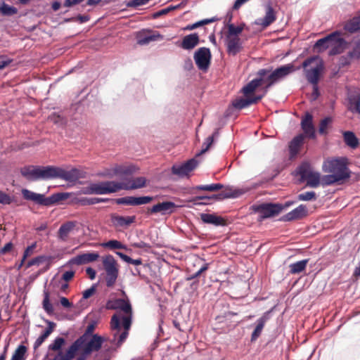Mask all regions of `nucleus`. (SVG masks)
Masks as SVG:
<instances>
[{"mask_svg":"<svg viewBox=\"0 0 360 360\" xmlns=\"http://www.w3.org/2000/svg\"><path fill=\"white\" fill-rule=\"evenodd\" d=\"M137 169L138 168L133 165H116L103 175L110 178L117 176L122 180V182L107 181L91 183L88 186L83 188L82 193L85 195H105L120 190H134L143 188L146 186L147 181L145 177L129 178Z\"/></svg>","mask_w":360,"mask_h":360,"instance_id":"nucleus-1","label":"nucleus"},{"mask_svg":"<svg viewBox=\"0 0 360 360\" xmlns=\"http://www.w3.org/2000/svg\"><path fill=\"white\" fill-rule=\"evenodd\" d=\"M322 169L328 174L321 178V185L328 186L334 184H341L350 177L351 172L347 167L346 158H335L325 160Z\"/></svg>","mask_w":360,"mask_h":360,"instance_id":"nucleus-2","label":"nucleus"},{"mask_svg":"<svg viewBox=\"0 0 360 360\" xmlns=\"http://www.w3.org/2000/svg\"><path fill=\"white\" fill-rule=\"evenodd\" d=\"M304 69L305 77L307 81L312 84V96L315 100L319 96L318 83L320 75L323 69V61L319 56H311L307 58L302 65Z\"/></svg>","mask_w":360,"mask_h":360,"instance_id":"nucleus-3","label":"nucleus"},{"mask_svg":"<svg viewBox=\"0 0 360 360\" xmlns=\"http://www.w3.org/2000/svg\"><path fill=\"white\" fill-rule=\"evenodd\" d=\"M21 193L25 200H30L39 205L46 207H49L58 202L65 200L70 196L68 193H56L49 197H46L44 194L37 193L27 188H22Z\"/></svg>","mask_w":360,"mask_h":360,"instance_id":"nucleus-4","label":"nucleus"},{"mask_svg":"<svg viewBox=\"0 0 360 360\" xmlns=\"http://www.w3.org/2000/svg\"><path fill=\"white\" fill-rule=\"evenodd\" d=\"M131 324V317L130 316L115 314L112 316L111 328L114 331V340H117L118 345H122L127 338Z\"/></svg>","mask_w":360,"mask_h":360,"instance_id":"nucleus-5","label":"nucleus"},{"mask_svg":"<svg viewBox=\"0 0 360 360\" xmlns=\"http://www.w3.org/2000/svg\"><path fill=\"white\" fill-rule=\"evenodd\" d=\"M20 173L30 181L52 179V166H26L21 168Z\"/></svg>","mask_w":360,"mask_h":360,"instance_id":"nucleus-6","label":"nucleus"},{"mask_svg":"<svg viewBox=\"0 0 360 360\" xmlns=\"http://www.w3.org/2000/svg\"><path fill=\"white\" fill-rule=\"evenodd\" d=\"M94 330V324L91 323L88 325L85 332L79 338H77L68 349L65 353L59 352L55 355L52 360H72L75 356L78 351V347L86 341V338H90L93 335L92 333Z\"/></svg>","mask_w":360,"mask_h":360,"instance_id":"nucleus-7","label":"nucleus"},{"mask_svg":"<svg viewBox=\"0 0 360 360\" xmlns=\"http://www.w3.org/2000/svg\"><path fill=\"white\" fill-rule=\"evenodd\" d=\"M300 68H295L292 63H288L277 68L274 71L269 70V72L264 76V83H266V89L271 87L274 84L285 78L290 73L295 72Z\"/></svg>","mask_w":360,"mask_h":360,"instance_id":"nucleus-8","label":"nucleus"},{"mask_svg":"<svg viewBox=\"0 0 360 360\" xmlns=\"http://www.w3.org/2000/svg\"><path fill=\"white\" fill-rule=\"evenodd\" d=\"M251 210L254 213L258 214V221H262L278 215L283 210V207L278 203H262L252 205Z\"/></svg>","mask_w":360,"mask_h":360,"instance_id":"nucleus-9","label":"nucleus"},{"mask_svg":"<svg viewBox=\"0 0 360 360\" xmlns=\"http://www.w3.org/2000/svg\"><path fill=\"white\" fill-rule=\"evenodd\" d=\"M240 193L236 191L234 192L223 191L219 193L212 195L195 196L191 198L188 202H192L194 205H207L211 204V200L219 201L227 198H236Z\"/></svg>","mask_w":360,"mask_h":360,"instance_id":"nucleus-10","label":"nucleus"},{"mask_svg":"<svg viewBox=\"0 0 360 360\" xmlns=\"http://www.w3.org/2000/svg\"><path fill=\"white\" fill-rule=\"evenodd\" d=\"M103 264L106 272L105 282L108 287H112L118 277L119 270L113 256L109 255L103 257Z\"/></svg>","mask_w":360,"mask_h":360,"instance_id":"nucleus-11","label":"nucleus"},{"mask_svg":"<svg viewBox=\"0 0 360 360\" xmlns=\"http://www.w3.org/2000/svg\"><path fill=\"white\" fill-rule=\"evenodd\" d=\"M344 30L350 33L360 30V13L347 20L344 25ZM349 56L357 59L360 58V39L356 41L352 51L349 52Z\"/></svg>","mask_w":360,"mask_h":360,"instance_id":"nucleus-12","label":"nucleus"},{"mask_svg":"<svg viewBox=\"0 0 360 360\" xmlns=\"http://www.w3.org/2000/svg\"><path fill=\"white\" fill-rule=\"evenodd\" d=\"M195 63L200 70L207 71L211 63L212 55L209 48L200 47L193 55Z\"/></svg>","mask_w":360,"mask_h":360,"instance_id":"nucleus-13","label":"nucleus"},{"mask_svg":"<svg viewBox=\"0 0 360 360\" xmlns=\"http://www.w3.org/2000/svg\"><path fill=\"white\" fill-rule=\"evenodd\" d=\"M80 170L72 168L65 170L61 167L52 166V179H61L67 181H75L82 178Z\"/></svg>","mask_w":360,"mask_h":360,"instance_id":"nucleus-14","label":"nucleus"},{"mask_svg":"<svg viewBox=\"0 0 360 360\" xmlns=\"http://www.w3.org/2000/svg\"><path fill=\"white\" fill-rule=\"evenodd\" d=\"M104 341V338L98 334H94L91 337L86 338V341L78 347V350H83L85 354L90 355L92 352L100 350Z\"/></svg>","mask_w":360,"mask_h":360,"instance_id":"nucleus-15","label":"nucleus"},{"mask_svg":"<svg viewBox=\"0 0 360 360\" xmlns=\"http://www.w3.org/2000/svg\"><path fill=\"white\" fill-rule=\"evenodd\" d=\"M198 161L195 158H192L184 163L174 165L172 167V172L173 174L183 178L188 176L198 166Z\"/></svg>","mask_w":360,"mask_h":360,"instance_id":"nucleus-16","label":"nucleus"},{"mask_svg":"<svg viewBox=\"0 0 360 360\" xmlns=\"http://www.w3.org/2000/svg\"><path fill=\"white\" fill-rule=\"evenodd\" d=\"M178 207L172 201H164L148 209V214L160 213L162 215H168L174 213Z\"/></svg>","mask_w":360,"mask_h":360,"instance_id":"nucleus-17","label":"nucleus"},{"mask_svg":"<svg viewBox=\"0 0 360 360\" xmlns=\"http://www.w3.org/2000/svg\"><path fill=\"white\" fill-rule=\"evenodd\" d=\"M269 72V69H260L257 75V77L251 80L242 89V92L245 96H248L255 91V90L264 82V76Z\"/></svg>","mask_w":360,"mask_h":360,"instance_id":"nucleus-18","label":"nucleus"},{"mask_svg":"<svg viewBox=\"0 0 360 360\" xmlns=\"http://www.w3.org/2000/svg\"><path fill=\"white\" fill-rule=\"evenodd\" d=\"M106 308L108 309H121L125 313L124 316L132 315V309L131 304L129 301L124 299H116L115 300H109L106 303Z\"/></svg>","mask_w":360,"mask_h":360,"instance_id":"nucleus-19","label":"nucleus"},{"mask_svg":"<svg viewBox=\"0 0 360 360\" xmlns=\"http://www.w3.org/2000/svg\"><path fill=\"white\" fill-rule=\"evenodd\" d=\"M308 210L304 205H300L298 207L283 215L281 220L283 221H291L298 219H302L307 217Z\"/></svg>","mask_w":360,"mask_h":360,"instance_id":"nucleus-20","label":"nucleus"},{"mask_svg":"<svg viewBox=\"0 0 360 360\" xmlns=\"http://www.w3.org/2000/svg\"><path fill=\"white\" fill-rule=\"evenodd\" d=\"M301 127L304 135L309 139H315V128L313 124V116L307 112L301 121Z\"/></svg>","mask_w":360,"mask_h":360,"instance_id":"nucleus-21","label":"nucleus"},{"mask_svg":"<svg viewBox=\"0 0 360 360\" xmlns=\"http://www.w3.org/2000/svg\"><path fill=\"white\" fill-rule=\"evenodd\" d=\"M99 257L98 252H88L77 255L75 257L71 258L68 264H76L82 265L88 264L97 260Z\"/></svg>","mask_w":360,"mask_h":360,"instance_id":"nucleus-22","label":"nucleus"},{"mask_svg":"<svg viewBox=\"0 0 360 360\" xmlns=\"http://www.w3.org/2000/svg\"><path fill=\"white\" fill-rule=\"evenodd\" d=\"M226 51L229 55L236 56L243 49L242 42L238 37L226 39Z\"/></svg>","mask_w":360,"mask_h":360,"instance_id":"nucleus-23","label":"nucleus"},{"mask_svg":"<svg viewBox=\"0 0 360 360\" xmlns=\"http://www.w3.org/2000/svg\"><path fill=\"white\" fill-rule=\"evenodd\" d=\"M276 19V13L272 6L269 4L266 6V13L264 18H258L255 21V24L266 28L273 23Z\"/></svg>","mask_w":360,"mask_h":360,"instance_id":"nucleus-24","label":"nucleus"},{"mask_svg":"<svg viewBox=\"0 0 360 360\" xmlns=\"http://www.w3.org/2000/svg\"><path fill=\"white\" fill-rule=\"evenodd\" d=\"M137 44L139 45H146L148 44L151 41H155L158 40H162L163 39L162 35H161L158 32L152 33L151 32H140L137 34Z\"/></svg>","mask_w":360,"mask_h":360,"instance_id":"nucleus-25","label":"nucleus"},{"mask_svg":"<svg viewBox=\"0 0 360 360\" xmlns=\"http://www.w3.org/2000/svg\"><path fill=\"white\" fill-rule=\"evenodd\" d=\"M340 35V32L336 31L334 32L326 37L319 39L316 41L314 45V48L319 49V51H323L327 49L330 48L332 46V43L334 40V38L336 37H339Z\"/></svg>","mask_w":360,"mask_h":360,"instance_id":"nucleus-26","label":"nucleus"},{"mask_svg":"<svg viewBox=\"0 0 360 360\" xmlns=\"http://www.w3.org/2000/svg\"><path fill=\"white\" fill-rule=\"evenodd\" d=\"M200 43V37L198 33H192L188 35H186L179 46L184 50H191L193 49L195 46L198 45Z\"/></svg>","mask_w":360,"mask_h":360,"instance_id":"nucleus-27","label":"nucleus"},{"mask_svg":"<svg viewBox=\"0 0 360 360\" xmlns=\"http://www.w3.org/2000/svg\"><path fill=\"white\" fill-rule=\"evenodd\" d=\"M136 216L123 217L117 214L111 215V221L115 227L127 228L134 223Z\"/></svg>","mask_w":360,"mask_h":360,"instance_id":"nucleus-28","label":"nucleus"},{"mask_svg":"<svg viewBox=\"0 0 360 360\" xmlns=\"http://www.w3.org/2000/svg\"><path fill=\"white\" fill-rule=\"evenodd\" d=\"M263 97V95L256 96L253 98H238L235 99L232 102L233 106L238 110H241L245 108H247L252 104L257 103L259 101H260Z\"/></svg>","mask_w":360,"mask_h":360,"instance_id":"nucleus-29","label":"nucleus"},{"mask_svg":"<svg viewBox=\"0 0 360 360\" xmlns=\"http://www.w3.org/2000/svg\"><path fill=\"white\" fill-rule=\"evenodd\" d=\"M271 311H266L264 314L257 321V326L251 335V341H255L261 335L263 328L266 322L270 318Z\"/></svg>","mask_w":360,"mask_h":360,"instance_id":"nucleus-30","label":"nucleus"},{"mask_svg":"<svg viewBox=\"0 0 360 360\" xmlns=\"http://www.w3.org/2000/svg\"><path fill=\"white\" fill-rule=\"evenodd\" d=\"M77 223L75 221H69L63 224L58 231V238L63 241H66L70 233L74 230Z\"/></svg>","mask_w":360,"mask_h":360,"instance_id":"nucleus-31","label":"nucleus"},{"mask_svg":"<svg viewBox=\"0 0 360 360\" xmlns=\"http://www.w3.org/2000/svg\"><path fill=\"white\" fill-rule=\"evenodd\" d=\"M200 219L205 224H212L216 226L225 225L224 219L214 214L202 213L200 214Z\"/></svg>","mask_w":360,"mask_h":360,"instance_id":"nucleus-32","label":"nucleus"},{"mask_svg":"<svg viewBox=\"0 0 360 360\" xmlns=\"http://www.w3.org/2000/svg\"><path fill=\"white\" fill-rule=\"evenodd\" d=\"M45 322L48 324V327L43 332V333L39 337H38V338L35 340L33 346L34 350H36L41 345V344L45 341V340L53 331V329L56 326V323L52 321L45 320Z\"/></svg>","mask_w":360,"mask_h":360,"instance_id":"nucleus-33","label":"nucleus"},{"mask_svg":"<svg viewBox=\"0 0 360 360\" xmlns=\"http://www.w3.org/2000/svg\"><path fill=\"white\" fill-rule=\"evenodd\" d=\"M304 135L299 134L295 136L289 143V151L291 156H295L299 152V150L304 142Z\"/></svg>","mask_w":360,"mask_h":360,"instance_id":"nucleus-34","label":"nucleus"},{"mask_svg":"<svg viewBox=\"0 0 360 360\" xmlns=\"http://www.w3.org/2000/svg\"><path fill=\"white\" fill-rule=\"evenodd\" d=\"M345 45V40L340 37V35L335 37L332 46H330V50L329 51V55L335 56L340 54L343 51Z\"/></svg>","mask_w":360,"mask_h":360,"instance_id":"nucleus-35","label":"nucleus"},{"mask_svg":"<svg viewBox=\"0 0 360 360\" xmlns=\"http://www.w3.org/2000/svg\"><path fill=\"white\" fill-rule=\"evenodd\" d=\"M309 262V259H302L289 265V273L291 274H297L304 271Z\"/></svg>","mask_w":360,"mask_h":360,"instance_id":"nucleus-36","label":"nucleus"},{"mask_svg":"<svg viewBox=\"0 0 360 360\" xmlns=\"http://www.w3.org/2000/svg\"><path fill=\"white\" fill-rule=\"evenodd\" d=\"M344 141L347 146L351 148H356L359 142L354 132L350 131H346L343 133Z\"/></svg>","mask_w":360,"mask_h":360,"instance_id":"nucleus-37","label":"nucleus"},{"mask_svg":"<svg viewBox=\"0 0 360 360\" xmlns=\"http://www.w3.org/2000/svg\"><path fill=\"white\" fill-rule=\"evenodd\" d=\"M348 110L360 115V95H351L348 98Z\"/></svg>","mask_w":360,"mask_h":360,"instance_id":"nucleus-38","label":"nucleus"},{"mask_svg":"<svg viewBox=\"0 0 360 360\" xmlns=\"http://www.w3.org/2000/svg\"><path fill=\"white\" fill-rule=\"evenodd\" d=\"M311 172H313V171L309 162H302L297 168V173L299 176H300L302 181H304Z\"/></svg>","mask_w":360,"mask_h":360,"instance_id":"nucleus-39","label":"nucleus"},{"mask_svg":"<svg viewBox=\"0 0 360 360\" xmlns=\"http://www.w3.org/2000/svg\"><path fill=\"white\" fill-rule=\"evenodd\" d=\"M305 180L307 181V185L311 188H316L320 184H321L320 173L318 172L313 171Z\"/></svg>","mask_w":360,"mask_h":360,"instance_id":"nucleus-40","label":"nucleus"},{"mask_svg":"<svg viewBox=\"0 0 360 360\" xmlns=\"http://www.w3.org/2000/svg\"><path fill=\"white\" fill-rule=\"evenodd\" d=\"M65 340L62 337H57L54 339L53 342L49 345V349L57 352V355L59 352H63L61 350L62 347L65 345Z\"/></svg>","mask_w":360,"mask_h":360,"instance_id":"nucleus-41","label":"nucleus"},{"mask_svg":"<svg viewBox=\"0 0 360 360\" xmlns=\"http://www.w3.org/2000/svg\"><path fill=\"white\" fill-rule=\"evenodd\" d=\"M109 200V198H82L79 200V202L82 205H91L101 202H107Z\"/></svg>","mask_w":360,"mask_h":360,"instance_id":"nucleus-42","label":"nucleus"},{"mask_svg":"<svg viewBox=\"0 0 360 360\" xmlns=\"http://www.w3.org/2000/svg\"><path fill=\"white\" fill-rule=\"evenodd\" d=\"M245 27V24H241L238 26H235L233 24L228 25V34L226 37H233L238 35L243 32Z\"/></svg>","mask_w":360,"mask_h":360,"instance_id":"nucleus-43","label":"nucleus"},{"mask_svg":"<svg viewBox=\"0 0 360 360\" xmlns=\"http://www.w3.org/2000/svg\"><path fill=\"white\" fill-rule=\"evenodd\" d=\"M42 305L44 311L49 315H52L53 314V307L50 302L49 292L47 290H44V300L42 302Z\"/></svg>","mask_w":360,"mask_h":360,"instance_id":"nucleus-44","label":"nucleus"},{"mask_svg":"<svg viewBox=\"0 0 360 360\" xmlns=\"http://www.w3.org/2000/svg\"><path fill=\"white\" fill-rule=\"evenodd\" d=\"M27 347L23 345H20L15 350L11 360H25V354Z\"/></svg>","mask_w":360,"mask_h":360,"instance_id":"nucleus-45","label":"nucleus"},{"mask_svg":"<svg viewBox=\"0 0 360 360\" xmlns=\"http://www.w3.org/2000/svg\"><path fill=\"white\" fill-rule=\"evenodd\" d=\"M101 245L103 248H109L110 250L127 249L124 245L117 240H110L108 242L103 243Z\"/></svg>","mask_w":360,"mask_h":360,"instance_id":"nucleus-46","label":"nucleus"},{"mask_svg":"<svg viewBox=\"0 0 360 360\" xmlns=\"http://www.w3.org/2000/svg\"><path fill=\"white\" fill-rule=\"evenodd\" d=\"M224 186L221 184H212L210 185H200L193 188L194 190L216 191L221 189Z\"/></svg>","mask_w":360,"mask_h":360,"instance_id":"nucleus-47","label":"nucleus"},{"mask_svg":"<svg viewBox=\"0 0 360 360\" xmlns=\"http://www.w3.org/2000/svg\"><path fill=\"white\" fill-rule=\"evenodd\" d=\"M216 20L217 19L215 18L204 19V20H200L198 22H195L193 24L188 25L184 30H194L195 28H198V27H199L200 26H202V25H207V24H210L211 22H213Z\"/></svg>","mask_w":360,"mask_h":360,"instance_id":"nucleus-48","label":"nucleus"},{"mask_svg":"<svg viewBox=\"0 0 360 360\" xmlns=\"http://www.w3.org/2000/svg\"><path fill=\"white\" fill-rule=\"evenodd\" d=\"M0 11L4 15L11 16L18 13V9L14 6H9L8 4L3 2L0 6Z\"/></svg>","mask_w":360,"mask_h":360,"instance_id":"nucleus-49","label":"nucleus"},{"mask_svg":"<svg viewBox=\"0 0 360 360\" xmlns=\"http://www.w3.org/2000/svg\"><path fill=\"white\" fill-rule=\"evenodd\" d=\"M116 255H118L123 261L128 264H131L135 266H139L142 264V259L140 258L134 259L121 252H116Z\"/></svg>","mask_w":360,"mask_h":360,"instance_id":"nucleus-50","label":"nucleus"},{"mask_svg":"<svg viewBox=\"0 0 360 360\" xmlns=\"http://www.w3.org/2000/svg\"><path fill=\"white\" fill-rule=\"evenodd\" d=\"M15 197L0 190V204L3 205H9L15 201Z\"/></svg>","mask_w":360,"mask_h":360,"instance_id":"nucleus-51","label":"nucleus"},{"mask_svg":"<svg viewBox=\"0 0 360 360\" xmlns=\"http://www.w3.org/2000/svg\"><path fill=\"white\" fill-rule=\"evenodd\" d=\"M331 121L332 120L329 117H326L321 121L319 127V133L320 134L326 135L328 134L327 129Z\"/></svg>","mask_w":360,"mask_h":360,"instance_id":"nucleus-52","label":"nucleus"},{"mask_svg":"<svg viewBox=\"0 0 360 360\" xmlns=\"http://www.w3.org/2000/svg\"><path fill=\"white\" fill-rule=\"evenodd\" d=\"M316 195L314 191H307L304 193H300L297 195V200L300 201H309L316 200Z\"/></svg>","mask_w":360,"mask_h":360,"instance_id":"nucleus-53","label":"nucleus"},{"mask_svg":"<svg viewBox=\"0 0 360 360\" xmlns=\"http://www.w3.org/2000/svg\"><path fill=\"white\" fill-rule=\"evenodd\" d=\"M153 198L151 196H134V206L145 205L150 202Z\"/></svg>","mask_w":360,"mask_h":360,"instance_id":"nucleus-54","label":"nucleus"},{"mask_svg":"<svg viewBox=\"0 0 360 360\" xmlns=\"http://www.w3.org/2000/svg\"><path fill=\"white\" fill-rule=\"evenodd\" d=\"M213 142H214L213 136H208L205 139V142L202 144V150L198 153H197V155L198 156L200 155L201 154H202V153H205L206 151H207L208 149L210 148V147L213 143Z\"/></svg>","mask_w":360,"mask_h":360,"instance_id":"nucleus-55","label":"nucleus"},{"mask_svg":"<svg viewBox=\"0 0 360 360\" xmlns=\"http://www.w3.org/2000/svg\"><path fill=\"white\" fill-rule=\"evenodd\" d=\"M117 205H127L134 206V196H126L116 199Z\"/></svg>","mask_w":360,"mask_h":360,"instance_id":"nucleus-56","label":"nucleus"},{"mask_svg":"<svg viewBox=\"0 0 360 360\" xmlns=\"http://www.w3.org/2000/svg\"><path fill=\"white\" fill-rule=\"evenodd\" d=\"M90 20V17L88 15H78L76 18H71L67 19V22L70 21H78L79 23H84Z\"/></svg>","mask_w":360,"mask_h":360,"instance_id":"nucleus-57","label":"nucleus"},{"mask_svg":"<svg viewBox=\"0 0 360 360\" xmlns=\"http://www.w3.org/2000/svg\"><path fill=\"white\" fill-rule=\"evenodd\" d=\"M96 284H93L91 288L85 290L82 293L83 299H88L94 294L96 290Z\"/></svg>","mask_w":360,"mask_h":360,"instance_id":"nucleus-58","label":"nucleus"},{"mask_svg":"<svg viewBox=\"0 0 360 360\" xmlns=\"http://www.w3.org/2000/svg\"><path fill=\"white\" fill-rule=\"evenodd\" d=\"M36 243H32L31 245H29L25 250L24 252V254H23V257H22V262H23V261L29 256H30L33 252H34V250L36 248Z\"/></svg>","mask_w":360,"mask_h":360,"instance_id":"nucleus-59","label":"nucleus"},{"mask_svg":"<svg viewBox=\"0 0 360 360\" xmlns=\"http://www.w3.org/2000/svg\"><path fill=\"white\" fill-rule=\"evenodd\" d=\"M12 62V59H10L6 56H0V70L4 68Z\"/></svg>","mask_w":360,"mask_h":360,"instance_id":"nucleus-60","label":"nucleus"},{"mask_svg":"<svg viewBox=\"0 0 360 360\" xmlns=\"http://www.w3.org/2000/svg\"><path fill=\"white\" fill-rule=\"evenodd\" d=\"M132 246L136 248H141V249H145L146 250H148L150 248V245L148 243H145L143 241L134 243L132 244Z\"/></svg>","mask_w":360,"mask_h":360,"instance_id":"nucleus-61","label":"nucleus"},{"mask_svg":"<svg viewBox=\"0 0 360 360\" xmlns=\"http://www.w3.org/2000/svg\"><path fill=\"white\" fill-rule=\"evenodd\" d=\"M60 303L65 308H71L72 307V303H71L69 300L65 297H61L60 298Z\"/></svg>","mask_w":360,"mask_h":360,"instance_id":"nucleus-62","label":"nucleus"},{"mask_svg":"<svg viewBox=\"0 0 360 360\" xmlns=\"http://www.w3.org/2000/svg\"><path fill=\"white\" fill-rule=\"evenodd\" d=\"M13 248V244L11 242L7 243L5 244L4 247H2L0 250V254L5 255L7 252H10Z\"/></svg>","mask_w":360,"mask_h":360,"instance_id":"nucleus-63","label":"nucleus"},{"mask_svg":"<svg viewBox=\"0 0 360 360\" xmlns=\"http://www.w3.org/2000/svg\"><path fill=\"white\" fill-rule=\"evenodd\" d=\"M75 275V271H67L63 274V279L65 281H70Z\"/></svg>","mask_w":360,"mask_h":360,"instance_id":"nucleus-64","label":"nucleus"}]
</instances>
